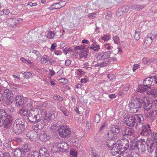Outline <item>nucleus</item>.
Returning <instances> with one entry per match:
<instances>
[{"mask_svg":"<svg viewBox=\"0 0 157 157\" xmlns=\"http://www.w3.org/2000/svg\"><path fill=\"white\" fill-rule=\"evenodd\" d=\"M142 120H144V118L142 115L135 114L134 116L127 117L125 121V123L131 127H133L135 125L136 128L139 129L141 128Z\"/></svg>","mask_w":157,"mask_h":157,"instance_id":"f257e3e1","label":"nucleus"},{"mask_svg":"<svg viewBox=\"0 0 157 157\" xmlns=\"http://www.w3.org/2000/svg\"><path fill=\"white\" fill-rule=\"evenodd\" d=\"M27 117L30 122L34 123L40 120V116L38 114L36 109L30 108L29 109Z\"/></svg>","mask_w":157,"mask_h":157,"instance_id":"f03ea898","label":"nucleus"},{"mask_svg":"<svg viewBox=\"0 0 157 157\" xmlns=\"http://www.w3.org/2000/svg\"><path fill=\"white\" fill-rule=\"evenodd\" d=\"M13 155L15 157H24L26 152L29 151L27 145L21 148H17L13 149Z\"/></svg>","mask_w":157,"mask_h":157,"instance_id":"7ed1b4c3","label":"nucleus"},{"mask_svg":"<svg viewBox=\"0 0 157 157\" xmlns=\"http://www.w3.org/2000/svg\"><path fill=\"white\" fill-rule=\"evenodd\" d=\"M58 131L59 136L62 138L68 137L71 134V132L69 128L65 125L61 126L58 128Z\"/></svg>","mask_w":157,"mask_h":157,"instance_id":"20e7f679","label":"nucleus"},{"mask_svg":"<svg viewBox=\"0 0 157 157\" xmlns=\"http://www.w3.org/2000/svg\"><path fill=\"white\" fill-rule=\"evenodd\" d=\"M141 122V128L137 130L138 131L141 130L140 133V135L141 136H147L149 135L152 132L149 125V124H144V120H142Z\"/></svg>","mask_w":157,"mask_h":157,"instance_id":"39448f33","label":"nucleus"},{"mask_svg":"<svg viewBox=\"0 0 157 157\" xmlns=\"http://www.w3.org/2000/svg\"><path fill=\"white\" fill-rule=\"evenodd\" d=\"M4 96L6 99V103L7 105L11 104L13 100V97L12 91L9 89L4 90Z\"/></svg>","mask_w":157,"mask_h":157,"instance_id":"423d86ee","label":"nucleus"},{"mask_svg":"<svg viewBox=\"0 0 157 157\" xmlns=\"http://www.w3.org/2000/svg\"><path fill=\"white\" fill-rule=\"evenodd\" d=\"M124 151V150H123L122 148L119 141L115 144V145L113 147L111 151L112 153L114 155L119 154L120 152H123Z\"/></svg>","mask_w":157,"mask_h":157,"instance_id":"0eeeda50","label":"nucleus"},{"mask_svg":"<svg viewBox=\"0 0 157 157\" xmlns=\"http://www.w3.org/2000/svg\"><path fill=\"white\" fill-rule=\"evenodd\" d=\"M34 123L35 125L34 126L33 129L36 130L42 129L44 126L47 124L44 120L43 119H40V118L36 122Z\"/></svg>","mask_w":157,"mask_h":157,"instance_id":"6e6552de","label":"nucleus"},{"mask_svg":"<svg viewBox=\"0 0 157 157\" xmlns=\"http://www.w3.org/2000/svg\"><path fill=\"white\" fill-rule=\"evenodd\" d=\"M146 141L144 139H140L138 140V151L140 152H144L147 149L145 146Z\"/></svg>","mask_w":157,"mask_h":157,"instance_id":"1a4fd4ad","label":"nucleus"},{"mask_svg":"<svg viewBox=\"0 0 157 157\" xmlns=\"http://www.w3.org/2000/svg\"><path fill=\"white\" fill-rule=\"evenodd\" d=\"M147 144L148 151L151 153L154 150H156V144L153 140H147Z\"/></svg>","mask_w":157,"mask_h":157,"instance_id":"9d476101","label":"nucleus"},{"mask_svg":"<svg viewBox=\"0 0 157 157\" xmlns=\"http://www.w3.org/2000/svg\"><path fill=\"white\" fill-rule=\"evenodd\" d=\"M12 117L11 116H8L5 120H3V125L5 128H10L13 123Z\"/></svg>","mask_w":157,"mask_h":157,"instance_id":"9b49d317","label":"nucleus"},{"mask_svg":"<svg viewBox=\"0 0 157 157\" xmlns=\"http://www.w3.org/2000/svg\"><path fill=\"white\" fill-rule=\"evenodd\" d=\"M111 54L109 51L101 52L98 55L97 58L98 60H103L109 58Z\"/></svg>","mask_w":157,"mask_h":157,"instance_id":"f8f14e48","label":"nucleus"},{"mask_svg":"<svg viewBox=\"0 0 157 157\" xmlns=\"http://www.w3.org/2000/svg\"><path fill=\"white\" fill-rule=\"evenodd\" d=\"M135 133L133 129L130 128H126L124 129L122 131L121 135L123 136H132Z\"/></svg>","mask_w":157,"mask_h":157,"instance_id":"ddd939ff","label":"nucleus"},{"mask_svg":"<svg viewBox=\"0 0 157 157\" xmlns=\"http://www.w3.org/2000/svg\"><path fill=\"white\" fill-rule=\"evenodd\" d=\"M55 117V115L52 112L51 113H46L45 114V116L44 119H43L44 120L45 122L47 124L48 122H51Z\"/></svg>","mask_w":157,"mask_h":157,"instance_id":"4468645a","label":"nucleus"},{"mask_svg":"<svg viewBox=\"0 0 157 157\" xmlns=\"http://www.w3.org/2000/svg\"><path fill=\"white\" fill-rule=\"evenodd\" d=\"M123 150H126L129 148V143L128 140L126 138H124L119 141Z\"/></svg>","mask_w":157,"mask_h":157,"instance_id":"2eb2a0df","label":"nucleus"},{"mask_svg":"<svg viewBox=\"0 0 157 157\" xmlns=\"http://www.w3.org/2000/svg\"><path fill=\"white\" fill-rule=\"evenodd\" d=\"M25 126L23 125H13L12 128L13 132L15 134H19L24 131Z\"/></svg>","mask_w":157,"mask_h":157,"instance_id":"dca6fc26","label":"nucleus"},{"mask_svg":"<svg viewBox=\"0 0 157 157\" xmlns=\"http://www.w3.org/2000/svg\"><path fill=\"white\" fill-rule=\"evenodd\" d=\"M16 105L18 107L21 106L24 104L25 98L20 95L17 96L15 98Z\"/></svg>","mask_w":157,"mask_h":157,"instance_id":"f3484780","label":"nucleus"},{"mask_svg":"<svg viewBox=\"0 0 157 157\" xmlns=\"http://www.w3.org/2000/svg\"><path fill=\"white\" fill-rule=\"evenodd\" d=\"M58 146L60 148V151L61 152H66L69 148L67 143L64 141L59 143Z\"/></svg>","mask_w":157,"mask_h":157,"instance_id":"a211bd4d","label":"nucleus"},{"mask_svg":"<svg viewBox=\"0 0 157 157\" xmlns=\"http://www.w3.org/2000/svg\"><path fill=\"white\" fill-rule=\"evenodd\" d=\"M152 76L148 77L147 78H146L143 82V84L144 85L147 86L148 87H150L151 86L154 85L153 81L152 80Z\"/></svg>","mask_w":157,"mask_h":157,"instance_id":"6ab92c4d","label":"nucleus"},{"mask_svg":"<svg viewBox=\"0 0 157 157\" xmlns=\"http://www.w3.org/2000/svg\"><path fill=\"white\" fill-rule=\"evenodd\" d=\"M34 130L29 131L26 134V136L31 140H35L37 136V134Z\"/></svg>","mask_w":157,"mask_h":157,"instance_id":"aec40b11","label":"nucleus"},{"mask_svg":"<svg viewBox=\"0 0 157 157\" xmlns=\"http://www.w3.org/2000/svg\"><path fill=\"white\" fill-rule=\"evenodd\" d=\"M138 140L136 141L135 140H132V141L131 144L129 146L128 149L129 150H138Z\"/></svg>","mask_w":157,"mask_h":157,"instance_id":"412c9836","label":"nucleus"},{"mask_svg":"<svg viewBox=\"0 0 157 157\" xmlns=\"http://www.w3.org/2000/svg\"><path fill=\"white\" fill-rule=\"evenodd\" d=\"M25 124L24 120L22 118L19 117L16 119L13 123V125L21 126L22 125L25 126Z\"/></svg>","mask_w":157,"mask_h":157,"instance_id":"4be33fe9","label":"nucleus"},{"mask_svg":"<svg viewBox=\"0 0 157 157\" xmlns=\"http://www.w3.org/2000/svg\"><path fill=\"white\" fill-rule=\"evenodd\" d=\"M3 150L5 151H13V149L11 147L10 142H6L3 144Z\"/></svg>","mask_w":157,"mask_h":157,"instance_id":"5701e85b","label":"nucleus"},{"mask_svg":"<svg viewBox=\"0 0 157 157\" xmlns=\"http://www.w3.org/2000/svg\"><path fill=\"white\" fill-rule=\"evenodd\" d=\"M134 101V104H136V108L138 109L143 106V100L140 99L136 98Z\"/></svg>","mask_w":157,"mask_h":157,"instance_id":"b1692460","label":"nucleus"},{"mask_svg":"<svg viewBox=\"0 0 157 157\" xmlns=\"http://www.w3.org/2000/svg\"><path fill=\"white\" fill-rule=\"evenodd\" d=\"M143 107L144 108L145 111H147L148 110L151 108L152 106V103H149L147 101L146 102L143 101Z\"/></svg>","mask_w":157,"mask_h":157,"instance_id":"393cba45","label":"nucleus"},{"mask_svg":"<svg viewBox=\"0 0 157 157\" xmlns=\"http://www.w3.org/2000/svg\"><path fill=\"white\" fill-rule=\"evenodd\" d=\"M152 40L151 39L146 36L144 40L143 46L145 48L148 47L151 44Z\"/></svg>","mask_w":157,"mask_h":157,"instance_id":"a878e982","label":"nucleus"},{"mask_svg":"<svg viewBox=\"0 0 157 157\" xmlns=\"http://www.w3.org/2000/svg\"><path fill=\"white\" fill-rule=\"evenodd\" d=\"M145 7V6L144 4H133L132 5V10H135L138 11L141 10Z\"/></svg>","mask_w":157,"mask_h":157,"instance_id":"bb28decb","label":"nucleus"},{"mask_svg":"<svg viewBox=\"0 0 157 157\" xmlns=\"http://www.w3.org/2000/svg\"><path fill=\"white\" fill-rule=\"evenodd\" d=\"M50 138V136L46 133H41L40 136V139L43 141H45L48 140Z\"/></svg>","mask_w":157,"mask_h":157,"instance_id":"cd10ccee","label":"nucleus"},{"mask_svg":"<svg viewBox=\"0 0 157 157\" xmlns=\"http://www.w3.org/2000/svg\"><path fill=\"white\" fill-rule=\"evenodd\" d=\"M62 2H60L57 3H54L49 8V9L51 10H52L54 9H58L61 8L63 6L65 5V3L64 4V5H63V6H62L61 4L62 3Z\"/></svg>","mask_w":157,"mask_h":157,"instance_id":"c85d7f7f","label":"nucleus"},{"mask_svg":"<svg viewBox=\"0 0 157 157\" xmlns=\"http://www.w3.org/2000/svg\"><path fill=\"white\" fill-rule=\"evenodd\" d=\"M15 19L14 18H10L7 19L6 21L8 25L11 27H13L15 26L16 25L15 22Z\"/></svg>","mask_w":157,"mask_h":157,"instance_id":"c756f323","label":"nucleus"},{"mask_svg":"<svg viewBox=\"0 0 157 157\" xmlns=\"http://www.w3.org/2000/svg\"><path fill=\"white\" fill-rule=\"evenodd\" d=\"M39 153V156H41V155L45 157H48V155L47 150L46 148L44 147L42 148L40 150Z\"/></svg>","mask_w":157,"mask_h":157,"instance_id":"7c9ffc66","label":"nucleus"},{"mask_svg":"<svg viewBox=\"0 0 157 157\" xmlns=\"http://www.w3.org/2000/svg\"><path fill=\"white\" fill-rule=\"evenodd\" d=\"M111 129L115 135L117 133H120L121 134L122 133V130L117 126L113 127H112Z\"/></svg>","mask_w":157,"mask_h":157,"instance_id":"2f4dec72","label":"nucleus"},{"mask_svg":"<svg viewBox=\"0 0 157 157\" xmlns=\"http://www.w3.org/2000/svg\"><path fill=\"white\" fill-rule=\"evenodd\" d=\"M120 10L123 13H125L127 12L129 10H133L132 5L131 6H124L122 7V8Z\"/></svg>","mask_w":157,"mask_h":157,"instance_id":"473e14b6","label":"nucleus"},{"mask_svg":"<svg viewBox=\"0 0 157 157\" xmlns=\"http://www.w3.org/2000/svg\"><path fill=\"white\" fill-rule=\"evenodd\" d=\"M150 87H148L144 85L143 86H140L138 89V91L140 92H144L147 90V89L149 88Z\"/></svg>","mask_w":157,"mask_h":157,"instance_id":"72a5a7b5","label":"nucleus"},{"mask_svg":"<svg viewBox=\"0 0 157 157\" xmlns=\"http://www.w3.org/2000/svg\"><path fill=\"white\" fill-rule=\"evenodd\" d=\"M90 48L95 52H97L100 49V46L98 44H91Z\"/></svg>","mask_w":157,"mask_h":157,"instance_id":"f704fd0d","label":"nucleus"},{"mask_svg":"<svg viewBox=\"0 0 157 157\" xmlns=\"http://www.w3.org/2000/svg\"><path fill=\"white\" fill-rule=\"evenodd\" d=\"M157 113V111L154 110L153 109L150 111L146 115L147 117H155L156 116Z\"/></svg>","mask_w":157,"mask_h":157,"instance_id":"c9c22d12","label":"nucleus"},{"mask_svg":"<svg viewBox=\"0 0 157 157\" xmlns=\"http://www.w3.org/2000/svg\"><path fill=\"white\" fill-rule=\"evenodd\" d=\"M109 140L110 142H107L106 145L107 147H108L110 148H111L112 149L113 147H114V146L115 145V144L114 143L113 139Z\"/></svg>","mask_w":157,"mask_h":157,"instance_id":"e433bc0d","label":"nucleus"},{"mask_svg":"<svg viewBox=\"0 0 157 157\" xmlns=\"http://www.w3.org/2000/svg\"><path fill=\"white\" fill-rule=\"evenodd\" d=\"M109 140L110 142H107L106 145L107 147H108L110 148H111L112 149L113 147H114V146L115 145V144L114 143L113 139Z\"/></svg>","mask_w":157,"mask_h":157,"instance_id":"4c0bfd02","label":"nucleus"},{"mask_svg":"<svg viewBox=\"0 0 157 157\" xmlns=\"http://www.w3.org/2000/svg\"><path fill=\"white\" fill-rule=\"evenodd\" d=\"M85 74V72L83 71L81 69H78L76 72V74L78 77H82Z\"/></svg>","mask_w":157,"mask_h":157,"instance_id":"58836bf2","label":"nucleus"},{"mask_svg":"<svg viewBox=\"0 0 157 157\" xmlns=\"http://www.w3.org/2000/svg\"><path fill=\"white\" fill-rule=\"evenodd\" d=\"M115 134L113 133L112 129L109 131L107 133V136L109 139H113L115 138Z\"/></svg>","mask_w":157,"mask_h":157,"instance_id":"ea45409f","label":"nucleus"},{"mask_svg":"<svg viewBox=\"0 0 157 157\" xmlns=\"http://www.w3.org/2000/svg\"><path fill=\"white\" fill-rule=\"evenodd\" d=\"M52 151L53 153H56L60 151V148L58 146V143L57 145H55L52 147Z\"/></svg>","mask_w":157,"mask_h":157,"instance_id":"a19ab883","label":"nucleus"},{"mask_svg":"<svg viewBox=\"0 0 157 157\" xmlns=\"http://www.w3.org/2000/svg\"><path fill=\"white\" fill-rule=\"evenodd\" d=\"M148 94L153 95L154 97L157 96V90L154 89H151V90H149L147 93Z\"/></svg>","mask_w":157,"mask_h":157,"instance_id":"79ce46f5","label":"nucleus"},{"mask_svg":"<svg viewBox=\"0 0 157 157\" xmlns=\"http://www.w3.org/2000/svg\"><path fill=\"white\" fill-rule=\"evenodd\" d=\"M49 57L47 55H44L41 57L40 61L44 63H45L48 62Z\"/></svg>","mask_w":157,"mask_h":157,"instance_id":"37998d69","label":"nucleus"},{"mask_svg":"<svg viewBox=\"0 0 157 157\" xmlns=\"http://www.w3.org/2000/svg\"><path fill=\"white\" fill-rule=\"evenodd\" d=\"M29 112V111H28V110H26V109H22L19 111V113L20 114L24 116H25L27 115V116Z\"/></svg>","mask_w":157,"mask_h":157,"instance_id":"c03bdc74","label":"nucleus"},{"mask_svg":"<svg viewBox=\"0 0 157 157\" xmlns=\"http://www.w3.org/2000/svg\"><path fill=\"white\" fill-rule=\"evenodd\" d=\"M87 55V52L86 50H83L80 54V58H83L84 59H86Z\"/></svg>","mask_w":157,"mask_h":157,"instance_id":"a18cd8bd","label":"nucleus"},{"mask_svg":"<svg viewBox=\"0 0 157 157\" xmlns=\"http://www.w3.org/2000/svg\"><path fill=\"white\" fill-rule=\"evenodd\" d=\"M147 36L151 39L152 40L154 39H155V40H157V34H155L154 33H151L148 34Z\"/></svg>","mask_w":157,"mask_h":157,"instance_id":"49530a36","label":"nucleus"},{"mask_svg":"<svg viewBox=\"0 0 157 157\" xmlns=\"http://www.w3.org/2000/svg\"><path fill=\"white\" fill-rule=\"evenodd\" d=\"M27 157H39V154L38 151H34L28 155Z\"/></svg>","mask_w":157,"mask_h":157,"instance_id":"de8ad7c7","label":"nucleus"},{"mask_svg":"<svg viewBox=\"0 0 157 157\" xmlns=\"http://www.w3.org/2000/svg\"><path fill=\"white\" fill-rule=\"evenodd\" d=\"M60 110L65 116L68 117H70V114H69L68 112H67V109L66 108L64 107H61Z\"/></svg>","mask_w":157,"mask_h":157,"instance_id":"09e8293b","label":"nucleus"},{"mask_svg":"<svg viewBox=\"0 0 157 157\" xmlns=\"http://www.w3.org/2000/svg\"><path fill=\"white\" fill-rule=\"evenodd\" d=\"M55 35L54 32L49 31L47 35V37L49 39H52L54 37Z\"/></svg>","mask_w":157,"mask_h":157,"instance_id":"8fccbe9b","label":"nucleus"},{"mask_svg":"<svg viewBox=\"0 0 157 157\" xmlns=\"http://www.w3.org/2000/svg\"><path fill=\"white\" fill-rule=\"evenodd\" d=\"M135 34L134 35V38L136 40H138L140 38V32L136 31Z\"/></svg>","mask_w":157,"mask_h":157,"instance_id":"3c124183","label":"nucleus"},{"mask_svg":"<svg viewBox=\"0 0 157 157\" xmlns=\"http://www.w3.org/2000/svg\"><path fill=\"white\" fill-rule=\"evenodd\" d=\"M9 13L10 10L7 9L3 10L2 11H0V14L1 15H7Z\"/></svg>","mask_w":157,"mask_h":157,"instance_id":"603ef678","label":"nucleus"},{"mask_svg":"<svg viewBox=\"0 0 157 157\" xmlns=\"http://www.w3.org/2000/svg\"><path fill=\"white\" fill-rule=\"evenodd\" d=\"M109 63V60L103 61L100 63L101 67H102L107 66Z\"/></svg>","mask_w":157,"mask_h":157,"instance_id":"864d4df0","label":"nucleus"},{"mask_svg":"<svg viewBox=\"0 0 157 157\" xmlns=\"http://www.w3.org/2000/svg\"><path fill=\"white\" fill-rule=\"evenodd\" d=\"M0 157H10V156L8 152H6L3 154L0 151Z\"/></svg>","mask_w":157,"mask_h":157,"instance_id":"5fc2aeb1","label":"nucleus"},{"mask_svg":"<svg viewBox=\"0 0 157 157\" xmlns=\"http://www.w3.org/2000/svg\"><path fill=\"white\" fill-rule=\"evenodd\" d=\"M10 105L11 104L7 105L6 107L10 113H13L14 111V108L12 105Z\"/></svg>","mask_w":157,"mask_h":157,"instance_id":"6e6d98bb","label":"nucleus"},{"mask_svg":"<svg viewBox=\"0 0 157 157\" xmlns=\"http://www.w3.org/2000/svg\"><path fill=\"white\" fill-rule=\"evenodd\" d=\"M94 121L96 123H98L100 120V116L98 114H96L94 117Z\"/></svg>","mask_w":157,"mask_h":157,"instance_id":"4d7b16f0","label":"nucleus"},{"mask_svg":"<svg viewBox=\"0 0 157 157\" xmlns=\"http://www.w3.org/2000/svg\"><path fill=\"white\" fill-rule=\"evenodd\" d=\"M97 14L95 13H90L88 15V17L90 19H94L96 17Z\"/></svg>","mask_w":157,"mask_h":157,"instance_id":"13d9d810","label":"nucleus"},{"mask_svg":"<svg viewBox=\"0 0 157 157\" xmlns=\"http://www.w3.org/2000/svg\"><path fill=\"white\" fill-rule=\"evenodd\" d=\"M107 77L110 80H113V79H115V75L113 74H108L107 75Z\"/></svg>","mask_w":157,"mask_h":157,"instance_id":"bf43d9fd","label":"nucleus"},{"mask_svg":"<svg viewBox=\"0 0 157 157\" xmlns=\"http://www.w3.org/2000/svg\"><path fill=\"white\" fill-rule=\"evenodd\" d=\"M128 107L129 108H136V104H134V101L133 102H131L129 103Z\"/></svg>","mask_w":157,"mask_h":157,"instance_id":"052dcab7","label":"nucleus"},{"mask_svg":"<svg viewBox=\"0 0 157 157\" xmlns=\"http://www.w3.org/2000/svg\"><path fill=\"white\" fill-rule=\"evenodd\" d=\"M113 40L114 43L116 44H118L120 43L119 38L117 36L113 37Z\"/></svg>","mask_w":157,"mask_h":157,"instance_id":"680f3d73","label":"nucleus"},{"mask_svg":"<svg viewBox=\"0 0 157 157\" xmlns=\"http://www.w3.org/2000/svg\"><path fill=\"white\" fill-rule=\"evenodd\" d=\"M105 48L107 50L111 49L113 47L109 44H105L104 45Z\"/></svg>","mask_w":157,"mask_h":157,"instance_id":"e2e57ef3","label":"nucleus"},{"mask_svg":"<svg viewBox=\"0 0 157 157\" xmlns=\"http://www.w3.org/2000/svg\"><path fill=\"white\" fill-rule=\"evenodd\" d=\"M24 76L25 78H28L31 76L32 75L31 73L29 72H25L23 73Z\"/></svg>","mask_w":157,"mask_h":157,"instance_id":"0e129e2a","label":"nucleus"},{"mask_svg":"<svg viewBox=\"0 0 157 157\" xmlns=\"http://www.w3.org/2000/svg\"><path fill=\"white\" fill-rule=\"evenodd\" d=\"M70 154L74 157H76L77 156V152L75 151L71 150L70 151Z\"/></svg>","mask_w":157,"mask_h":157,"instance_id":"69168bd1","label":"nucleus"},{"mask_svg":"<svg viewBox=\"0 0 157 157\" xmlns=\"http://www.w3.org/2000/svg\"><path fill=\"white\" fill-rule=\"evenodd\" d=\"M60 82L63 84H67V80L65 78H61L59 79Z\"/></svg>","mask_w":157,"mask_h":157,"instance_id":"338daca9","label":"nucleus"},{"mask_svg":"<svg viewBox=\"0 0 157 157\" xmlns=\"http://www.w3.org/2000/svg\"><path fill=\"white\" fill-rule=\"evenodd\" d=\"M71 51V49L70 48H66L63 49V51L65 55H67L69 52H70Z\"/></svg>","mask_w":157,"mask_h":157,"instance_id":"774afa93","label":"nucleus"}]
</instances>
